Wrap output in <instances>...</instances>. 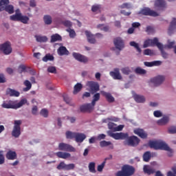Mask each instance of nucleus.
Instances as JSON below:
<instances>
[{
    "label": "nucleus",
    "mask_w": 176,
    "mask_h": 176,
    "mask_svg": "<svg viewBox=\"0 0 176 176\" xmlns=\"http://www.w3.org/2000/svg\"><path fill=\"white\" fill-rule=\"evenodd\" d=\"M25 104H27V99L24 98L21 100L18 103L13 100L4 101L1 104V107L6 109H18V108H21V107L25 105Z\"/></svg>",
    "instance_id": "nucleus-1"
},
{
    "label": "nucleus",
    "mask_w": 176,
    "mask_h": 176,
    "mask_svg": "<svg viewBox=\"0 0 176 176\" xmlns=\"http://www.w3.org/2000/svg\"><path fill=\"white\" fill-rule=\"evenodd\" d=\"M135 173V168L131 165L125 164L116 173V176H132Z\"/></svg>",
    "instance_id": "nucleus-2"
},
{
    "label": "nucleus",
    "mask_w": 176,
    "mask_h": 176,
    "mask_svg": "<svg viewBox=\"0 0 176 176\" xmlns=\"http://www.w3.org/2000/svg\"><path fill=\"white\" fill-rule=\"evenodd\" d=\"M155 149H161V151H166L168 152V156L171 157L173 156V149H171L167 144L164 142L155 140Z\"/></svg>",
    "instance_id": "nucleus-3"
},
{
    "label": "nucleus",
    "mask_w": 176,
    "mask_h": 176,
    "mask_svg": "<svg viewBox=\"0 0 176 176\" xmlns=\"http://www.w3.org/2000/svg\"><path fill=\"white\" fill-rule=\"evenodd\" d=\"M9 3V0H0V12L6 10L9 14L14 13V7Z\"/></svg>",
    "instance_id": "nucleus-4"
},
{
    "label": "nucleus",
    "mask_w": 176,
    "mask_h": 176,
    "mask_svg": "<svg viewBox=\"0 0 176 176\" xmlns=\"http://www.w3.org/2000/svg\"><path fill=\"white\" fill-rule=\"evenodd\" d=\"M126 142H124V145H128V146H138V145L140 144V142H141V140H140V138H138V137L135 136V135H132L129 137L128 135V138H126Z\"/></svg>",
    "instance_id": "nucleus-5"
},
{
    "label": "nucleus",
    "mask_w": 176,
    "mask_h": 176,
    "mask_svg": "<svg viewBox=\"0 0 176 176\" xmlns=\"http://www.w3.org/2000/svg\"><path fill=\"white\" fill-rule=\"evenodd\" d=\"M21 120H15L14 122V128L12 131V137H14L15 138H19L20 135H21Z\"/></svg>",
    "instance_id": "nucleus-6"
},
{
    "label": "nucleus",
    "mask_w": 176,
    "mask_h": 176,
    "mask_svg": "<svg viewBox=\"0 0 176 176\" xmlns=\"http://www.w3.org/2000/svg\"><path fill=\"white\" fill-rule=\"evenodd\" d=\"M87 86L89 87V91L91 94H94L95 93H97V91H100V85H98V82L88 81L87 82Z\"/></svg>",
    "instance_id": "nucleus-7"
},
{
    "label": "nucleus",
    "mask_w": 176,
    "mask_h": 176,
    "mask_svg": "<svg viewBox=\"0 0 176 176\" xmlns=\"http://www.w3.org/2000/svg\"><path fill=\"white\" fill-rule=\"evenodd\" d=\"M109 135L114 140H126V138H129V133H124L122 132L116 133L109 132Z\"/></svg>",
    "instance_id": "nucleus-8"
},
{
    "label": "nucleus",
    "mask_w": 176,
    "mask_h": 176,
    "mask_svg": "<svg viewBox=\"0 0 176 176\" xmlns=\"http://www.w3.org/2000/svg\"><path fill=\"white\" fill-rule=\"evenodd\" d=\"M155 46L158 47L159 50H160L162 56L164 58H168V54L164 52V45L159 42V39L157 38H155Z\"/></svg>",
    "instance_id": "nucleus-9"
},
{
    "label": "nucleus",
    "mask_w": 176,
    "mask_h": 176,
    "mask_svg": "<svg viewBox=\"0 0 176 176\" xmlns=\"http://www.w3.org/2000/svg\"><path fill=\"white\" fill-rule=\"evenodd\" d=\"M0 50L6 55L10 54L12 53V47L10 46V42L6 41V43L0 45Z\"/></svg>",
    "instance_id": "nucleus-10"
},
{
    "label": "nucleus",
    "mask_w": 176,
    "mask_h": 176,
    "mask_svg": "<svg viewBox=\"0 0 176 176\" xmlns=\"http://www.w3.org/2000/svg\"><path fill=\"white\" fill-rule=\"evenodd\" d=\"M59 151H64L65 152H76V149L70 144L65 143H60L58 145Z\"/></svg>",
    "instance_id": "nucleus-11"
},
{
    "label": "nucleus",
    "mask_w": 176,
    "mask_h": 176,
    "mask_svg": "<svg viewBox=\"0 0 176 176\" xmlns=\"http://www.w3.org/2000/svg\"><path fill=\"white\" fill-rule=\"evenodd\" d=\"M133 133L142 140L148 138V133L142 129L136 128L133 130Z\"/></svg>",
    "instance_id": "nucleus-12"
},
{
    "label": "nucleus",
    "mask_w": 176,
    "mask_h": 176,
    "mask_svg": "<svg viewBox=\"0 0 176 176\" xmlns=\"http://www.w3.org/2000/svg\"><path fill=\"white\" fill-rule=\"evenodd\" d=\"M94 110V105L91 103H88L85 104H82L80 107V112H92Z\"/></svg>",
    "instance_id": "nucleus-13"
},
{
    "label": "nucleus",
    "mask_w": 176,
    "mask_h": 176,
    "mask_svg": "<svg viewBox=\"0 0 176 176\" xmlns=\"http://www.w3.org/2000/svg\"><path fill=\"white\" fill-rule=\"evenodd\" d=\"M167 8V3L164 0L155 1V10H164Z\"/></svg>",
    "instance_id": "nucleus-14"
},
{
    "label": "nucleus",
    "mask_w": 176,
    "mask_h": 176,
    "mask_svg": "<svg viewBox=\"0 0 176 176\" xmlns=\"http://www.w3.org/2000/svg\"><path fill=\"white\" fill-rule=\"evenodd\" d=\"M113 43L116 47L120 51L124 47V43L123 42V40L120 37H117L114 38Z\"/></svg>",
    "instance_id": "nucleus-15"
},
{
    "label": "nucleus",
    "mask_w": 176,
    "mask_h": 176,
    "mask_svg": "<svg viewBox=\"0 0 176 176\" xmlns=\"http://www.w3.org/2000/svg\"><path fill=\"white\" fill-rule=\"evenodd\" d=\"M73 57H74L75 59L77 60V61H79L80 63H84V64H86V63L89 61V59L87 58V57L79 53L74 52Z\"/></svg>",
    "instance_id": "nucleus-16"
},
{
    "label": "nucleus",
    "mask_w": 176,
    "mask_h": 176,
    "mask_svg": "<svg viewBox=\"0 0 176 176\" xmlns=\"http://www.w3.org/2000/svg\"><path fill=\"white\" fill-rule=\"evenodd\" d=\"M100 94L104 97L107 102L112 103L115 102V98L109 92H106L105 91H101Z\"/></svg>",
    "instance_id": "nucleus-17"
},
{
    "label": "nucleus",
    "mask_w": 176,
    "mask_h": 176,
    "mask_svg": "<svg viewBox=\"0 0 176 176\" xmlns=\"http://www.w3.org/2000/svg\"><path fill=\"white\" fill-rule=\"evenodd\" d=\"M139 14H142L143 16H155V11L151 10L149 8H144L139 12Z\"/></svg>",
    "instance_id": "nucleus-18"
},
{
    "label": "nucleus",
    "mask_w": 176,
    "mask_h": 176,
    "mask_svg": "<svg viewBox=\"0 0 176 176\" xmlns=\"http://www.w3.org/2000/svg\"><path fill=\"white\" fill-rule=\"evenodd\" d=\"M110 76L113 77L116 80H120L122 79V75L120 74L119 68H116L113 72H110Z\"/></svg>",
    "instance_id": "nucleus-19"
},
{
    "label": "nucleus",
    "mask_w": 176,
    "mask_h": 176,
    "mask_svg": "<svg viewBox=\"0 0 176 176\" xmlns=\"http://www.w3.org/2000/svg\"><path fill=\"white\" fill-rule=\"evenodd\" d=\"M6 157L8 160H16L17 159V153L16 151L9 150L6 154Z\"/></svg>",
    "instance_id": "nucleus-20"
},
{
    "label": "nucleus",
    "mask_w": 176,
    "mask_h": 176,
    "mask_svg": "<svg viewBox=\"0 0 176 176\" xmlns=\"http://www.w3.org/2000/svg\"><path fill=\"white\" fill-rule=\"evenodd\" d=\"M133 99L135 100V102H138V104H144V102L146 101L145 96L138 94H134Z\"/></svg>",
    "instance_id": "nucleus-21"
},
{
    "label": "nucleus",
    "mask_w": 176,
    "mask_h": 176,
    "mask_svg": "<svg viewBox=\"0 0 176 176\" xmlns=\"http://www.w3.org/2000/svg\"><path fill=\"white\" fill-rule=\"evenodd\" d=\"M175 30H176V19L173 18L172 21L170 22V24L168 30V34L169 35H171L172 34H173Z\"/></svg>",
    "instance_id": "nucleus-22"
},
{
    "label": "nucleus",
    "mask_w": 176,
    "mask_h": 176,
    "mask_svg": "<svg viewBox=\"0 0 176 176\" xmlns=\"http://www.w3.org/2000/svg\"><path fill=\"white\" fill-rule=\"evenodd\" d=\"M21 17V12L20 9H17L15 11V14L10 16V20L12 21H20V18Z\"/></svg>",
    "instance_id": "nucleus-23"
},
{
    "label": "nucleus",
    "mask_w": 176,
    "mask_h": 176,
    "mask_svg": "<svg viewBox=\"0 0 176 176\" xmlns=\"http://www.w3.org/2000/svg\"><path fill=\"white\" fill-rule=\"evenodd\" d=\"M57 53L59 56H68L69 52L67 50V47L61 46L58 49Z\"/></svg>",
    "instance_id": "nucleus-24"
},
{
    "label": "nucleus",
    "mask_w": 176,
    "mask_h": 176,
    "mask_svg": "<svg viewBox=\"0 0 176 176\" xmlns=\"http://www.w3.org/2000/svg\"><path fill=\"white\" fill-rule=\"evenodd\" d=\"M85 35L87 38V41L89 43H91L94 45L96 43V38H94V36L91 34V33L87 30L85 31Z\"/></svg>",
    "instance_id": "nucleus-25"
},
{
    "label": "nucleus",
    "mask_w": 176,
    "mask_h": 176,
    "mask_svg": "<svg viewBox=\"0 0 176 176\" xmlns=\"http://www.w3.org/2000/svg\"><path fill=\"white\" fill-rule=\"evenodd\" d=\"M168 122H170V118H168L167 116H165L160 120H157V124L158 126H165V124H167Z\"/></svg>",
    "instance_id": "nucleus-26"
},
{
    "label": "nucleus",
    "mask_w": 176,
    "mask_h": 176,
    "mask_svg": "<svg viewBox=\"0 0 176 176\" xmlns=\"http://www.w3.org/2000/svg\"><path fill=\"white\" fill-rule=\"evenodd\" d=\"M143 171L145 174H147L148 175H151V174H155V169L149 165H144L143 168Z\"/></svg>",
    "instance_id": "nucleus-27"
},
{
    "label": "nucleus",
    "mask_w": 176,
    "mask_h": 176,
    "mask_svg": "<svg viewBox=\"0 0 176 176\" xmlns=\"http://www.w3.org/2000/svg\"><path fill=\"white\" fill-rule=\"evenodd\" d=\"M151 46H155V38H148L144 41L143 44V47L144 49H146V47H151Z\"/></svg>",
    "instance_id": "nucleus-28"
},
{
    "label": "nucleus",
    "mask_w": 176,
    "mask_h": 176,
    "mask_svg": "<svg viewBox=\"0 0 176 176\" xmlns=\"http://www.w3.org/2000/svg\"><path fill=\"white\" fill-rule=\"evenodd\" d=\"M55 155L58 157L60 159H69L71 157V153H64L61 151H58L55 153Z\"/></svg>",
    "instance_id": "nucleus-29"
},
{
    "label": "nucleus",
    "mask_w": 176,
    "mask_h": 176,
    "mask_svg": "<svg viewBox=\"0 0 176 176\" xmlns=\"http://www.w3.org/2000/svg\"><path fill=\"white\" fill-rule=\"evenodd\" d=\"M6 94L10 97H19L20 96V92L10 88L7 89Z\"/></svg>",
    "instance_id": "nucleus-30"
},
{
    "label": "nucleus",
    "mask_w": 176,
    "mask_h": 176,
    "mask_svg": "<svg viewBox=\"0 0 176 176\" xmlns=\"http://www.w3.org/2000/svg\"><path fill=\"white\" fill-rule=\"evenodd\" d=\"M75 140L77 142H82L86 140V135L85 133H76Z\"/></svg>",
    "instance_id": "nucleus-31"
},
{
    "label": "nucleus",
    "mask_w": 176,
    "mask_h": 176,
    "mask_svg": "<svg viewBox=\"0 0 176 176\" xmlns=\"http://www.w3.org/2000/svg\"><path fill=\"white\" fill-rule=\"evenodd\" d=\"M164 82V76H157L155 78V87L160 86Z\"/></svg>",
    "instance_id": "nucleus-32"
},
{
    "label": "nucleus",
    "mask_w": 176,
    "mask_h": 176,
    "mask_svg": "<svg viewBox=\"0 0 176 176\" xmlns=\"http://www.w3.org/2000/svg\"><path fill=\"white\" fill-rule=\"evenodd\" d=\"M100 146L101 148H105L106 146H109L110 149H113V144L111 142H107L106 140H102L100 142Z\"/></svg>",
    "instance_id": "nucleus-33"
},
{
    "label": "nucleus",
    "mask_w": 176,
    "mask_h": 176,
    "mask_svg": "<svg viewBox=\"0 0 176 176\" xmlns=\"http://www.w3.org/2000/svg\"><path fill=\"white\" fill-rule=\"evenodd\" d=\"M63 41V37L58 34H55L51 36V43H54V42H61Z\"/></svg>",
    "instance_id": "nucleus-34"
},
{
    "label": "nucleus",
    "mask_w": 176,
    "mask_h": 176,
    "mask_svg": "<svg viewBox=\"0 0 176 176\" xmlns=\"http://www.w3.org/2000/svg\"><path fill=\"white\" fill-rule=\"evenodd\" d=\"M34 38H36L37 42H40L41 43L47 41V36H46L36 35L34 36Z\"/></svg>",
    "instance_id": "nucleus-35"
},
{
    "label": "nucleus",
    "mask_w": 176,
    "mask_h": 176,
    "mask_svg": "<svg viewBox=\"0 0 176 176\" xmlns=\"http://www.w3.org/2000/svg\"><path fill=\"white\" fill-rule=\"evenodd\" d=\"M143 161L148 162H149V160H151V158L152 157V154L151 153L150 151H146L144 154H143Z\"/></svg>",
    "instance_id": "nucleus-36"
},
{
    "label": "nucleus",
    "mask_w": 176,
    "mask_h": 176,
    "mask_svg": "<svg viewBox=\"0 0 176 176\" xmlns=\"http://www.w3.org/2000/svg\"><path fill=\"white\" fill-rule=\"evenodd\" d=\"M23 84L26 87L23 88V91H29V90H31V88L32 87V84H31L30 80H25Z\"/></svg>",
    "instance_id": "nucleus-37"
},
{
    "label": "nucleus",
    "mask_w": 176,
    "mask_h": 176,
    "mask_svg": "<svg viewBox=\"0 0 176 176\" xmlns=\"http://www.w3.org/2000/svg\"><path fill=\"white\" fill-rule=\"evenodd\" d=\"M83 87V85H82L80 83L78 82L75 86H74V89L73 91L74 94H78L79 91L82 90Z\"/></svg>",
    "instance_id": "nucleus-38"
},
{
    "label": "nucleus",
    "mask_w": 176,
    "mask_h": 176,
    "mask_svg": "<svg viewBox=\"0 0 176 176\" xmlns=\"http://www.w3.org/2000/svg\"><path fill=\"white\" fill-rule=\"evenodd\" d=\"M44 23L47 25H50L52 23H53V20L52 19V16L50 15H45L43 17Z\"/></svg>",
    "instance_id": "nucleus-39"
},
{
    "label": "nucleus",
    "mask_w": 176,
    "mask_h": 176,
    "mask_svg": "<svg viewBox=\"0 0 176 176\" xmlns=\"http://www.w3.org/2000/svg\"><path fill=\"white\" fill-rule=\"evenodd\" d=\"M91 12H93L94 13H101V5L96 4L92 6Z\"/></svg>",
    "instance_id": "nucleus-40"
},
{
    "label": "nucleus",
    "mask_w": 176,
    "mask_h": 176,
    "mask_svg": "<svg viewBox=\"0 0 176 176\" xmlns=\"http://www.w3.org/2000/svg\"><path fill=\"white\" fill-rule=\"evenodd\" d=\"M88 168H89V173L96 174V173L97 172L96 170V162H90L89 164Z\"/></svg>",
    "instance_id": "nucleus-41"
},
{
    "label": "nucleus",
    "mask_w": 176,
    "mask_h": 176,
    "mask_svg": "<svg viewBox=\"0 0 176 176\" xmlns=\"http://www.w3.org/2000/svg\"><path fill=\"white\" fill-rule=\"evenodd\" d=\"M65 134H66V138L67 140H72L74 138H76V133L75 132L67 131Z\"/></svg>",
    "instance_id": "nucleus-42"
},
{
    "label": "nucleus",
    "mask_w": 176,
    "mask_h": 176,
    "mask_svg": "<svg viewBox=\"0 0 176 176\" xmlns=\"http://www.w3.org/2000/svg\"><path fill=\"white\" fill-rule=\"evenodd\" d=\"M129 45H130V46L135 47V49H136V50H137V52H138V53H141V52H142V50L140 47V45H138V43H135V41H131Z\"/></svg>",
    "instance_id": "nucleus-43"
},
{
    "label": "nucleus",
    "mask_w": 176,
    "mask_h": 176,
    "mask_svg": "<svg viewBox=\"0 0 176 176\" xmlns=\"http://www.w3.org/2000/svg\"><path fill=\"white\" fill-rule=\"evenodd\" d=\"M19 21H21V23H23V24H28V21H30V17L21 14V18L19 19Z\"/></svg>",
    "instance_id": "nucleus-44"
},
{
    "label": "nucleus",
    "mask_w": 176,
    "mask_h": 176,
    "mask_svg": "<svg viewBox=\"0 0 176 176\" xmlns=\"http://www.w3.org/2000/svg\"><path fill=\"white\" fill-rule=\"evenodd\" d=\"M100 93H96L94 95L93 100L91 102V104L94 105V107L96 106V102H97V101H100Z\"/></svg>",
    "instance_id": "nucleus-45"
},
{
    "label": "nucleus",
    "mask_w": 176,
    "mask_h": 176,
    "mask_svg": "<svg viewBox=\"0 0 176 176\" xmlns=\"http://www.w3.org/2000/svg\"><path fill=\"white\" fill-rule=\"evenodd\" d=\"M54 60V56L50 55V54H46L43 58V61L45 63H47V61H53Z\"/></svg>",
    "instance_id": "nucleus-46"
},
{
    "label": "nucleus",
    "mask_w": 176,
    "mask_h": 176,
    "mask_svg": "<svg viewBox=\"0 0 176 176\" xmlns=\"http://www.w3.org/2000/svg\"><path fill=\"white\" fill-rule=\"evenodd\" d=\"M135 74H138L139 75H145V74H146V70H145L141 67H137L135 69Z\"/></svg>",
    "instance_id": "nucleus-47"
},
{
    "label": "nucleus",
    "mask_w": 176,
    "mask_h": 176,
    "mask_svg": "<svg viewBox=\"0 0 176 176\" xmlns=\"http://www.w3.org/2000/svg\"><path fill=\"white\" fill-rule=\"evenodd\" d=\"M155 31V28L153 26L148 25L146 28V32L148 34V35H151V34H153V32Z\"/></svg>",
    "instance_id": "nucleus-48"
},
{
    "label": "nucleus",
    "mask_w": 176,
    "mask_h": 176,
    "mask_svg": "<svg viewBox=\"0 0 176 176\" xmlns=\"http://www.w3.org/2000/svg\"><path fill=\"white\" fill-rule=\"evenodd\" d=\"M66 31L69 32L70 38H74L76 36V32H75V30L71 28H69V29H67Z\"/></svg>",
    "instance_id": "nucleus-49"
},
{
    "label": "nucleus",
    "mask_w": 176,
    "mask_h": 176,
    "mask_svg": "<svg viewBox=\"0 0 176 176\" xmlns=\"http://www.w3.org/2000/svg\"><path fill=\"white\" fill-rule=\"evenodd\" d=\"M120 9H131V3H124L122 5L120 6Z\"/></svg>",
    "instance_id": "nucleus-50"
},
{
    "label": "nucleus",
    "mask_w": 176,
    "mask_h": 176,
    "mask_svg": "<svg viewBox=\"0 0 176 176\" xmlns=\"http://www.w3.org/2000/svg\"><path fill=\"white\" fill-rule=\"evenodd\" d=\"M174 45H175V41H171L168 43V45H164V49H174Z\"/></svg>",
    "instance_id": "nucleus-51"
},
{
    "label": "nucleus",
    "mask_w": 176,
    "mask_h": 176,
    "mask_svg": "<svg viewBox=\"0 0 176 176\" xmlns=\"http://www.w3.org/2000/svg\"><path fill=\"white\" fill-rule=\"evenodd\" d=\"M105 163H107V158L104 160V161L100 164L98 166L97 170L100 173L104 170V167H105Z\"/></svg>",
    "instance_id": "nucleus-52"
},
{
    "label": "nucleus",
    "mask_w": 176,
    "mask_h": 176,
    "mask_svg": "<svg viewBox=\"0 0 176 176\" xmlns=\"http://www.w3.org/2000/svg\"><path fill=\"white\" fill-rule=\"evenodd\" d=\"M40 114L41 116H43V118H47L49 116V111L46 109H41Z\"/></svg>",
    "instance_id": "nucleus-53"
},
{
    "label": "nucleus",
    "mask_w": 176,
    "mask_h": 176,
    "mask_svg": "<svg viewBox=\"0 0 176 176\" xmlns=\"http://www.w3.org/2000/svg\"><path fill=\"white\" fill-rule=\"evenodd\" d=\"M108 128L109 129V130H111L112 131H115L116 129V124L113 122H110L108 123Z\"/></svg>",
    "instance_id": "nucleus-54"
},
{
    "label": "nucleus",
    "mask_w": 176,
    "mask_h": 176,
    "mask_svg": "<svg viewBox=\"0 0 176 176\" xmlns=\"http://www.w3.org/2000/svg\"><path fill=\"white\" fill-rule=\"evenodd\" d=\"M75 168V164H69L65 165V170L67 171H69V170H74Z\"/></svg>",
    "instance_id": "nucleus-55"
},
{
    "label": "nucleus",
    "mask_w": 176,
    "mask_h": 176,
    "mask_svg": "<svg viewBox=\"0 0 176 176\" xmlns=\"http://www.w3.org/2000/svg\"><path fill=\"white\" fill-rule=\"evenodd\" d=\"M66 164L64 162H61L56 167L58 170H65Z\"/></svg>",
    "instance_id": "nucleus-56"
},
{
    "label": "nucleus",
    "mask_w": 176,
    "mask_h": 176,
    "mask_svg": "<svg viewBox=\"0 0 176 176\" xmlns=\"http://www.w3.org/2000/svg\"><path fill=\"white\" fill-rule=\"evenodd\" d=\"M47 71L50 73V74H56V72H57V69H56V67H53V66H50L47 68Z\"/></svg>",
    "instance_id": "nucleus-57"
},
{
    "label": "nucleus",
    "mask_w": 176,
    "mask_h": 176,
    "mask_svg": "<svg viewBox=\"0 0 176 176\" xmlns=\"http://www.w3.org/2000/svg\"><path fill=\"white\" fill-rule=\"evenodd\" d=\"M5 163V156H3V151H0V164Z\"/></svg>",
    "instance_id": "nucleus-58"
},
{
    "label": "nucleus",
    "mask_w": 176,
    "mask_h": 176,
    "mask_svg": "<svg viewBox=\"0 0 176 176\" xmlns=\"http://www.w3.org/2000/svg\"><path fill=\"white\" fill-rule=\"evenodd\" d=\"M121 71L124 75H129V74H130V69L129 67H124Z\"/></svg>",
    "instance_id": "nucleus-59"
},
{
    "label": "nucleus",
    "mask_w": 176,
    "mask_h": 176,
    "mask_svg": "<svg viewBox=\"0 0 176 176\" xmlns=\"http://www.w3.org/2000/svg\"><path fill=\"white\" fill-rule=\"evenodd\" d=\"M65 27H67L68 28H70V27H72V23L69 21H65L62 23Z\"/></svg>",
    "instance_id": "nucleus-60"
},
{
    "label": "nucleus",
    "mask_w": 176,
    "mask_h": 176,
    "mask_svg": "<svg viewBox=\"0 0 176 176\" xmlns=\"http://www.w3.org/2000/svg\"><path fill=\"white\" fill-rule=\"evenodd\" d=\"M27 67H25V65H19V74H23V72H24V71H25Z\"/></svg>",
    "instance_id": "nucleus-61"
},
{
    "label": "nucleus",
    "mask_w": 176,
    "mask_h": 176,
    "mask_svg": "<svg viewBox=\"0 0 176 176\" xmlns=\"http://www.w3.org/2000/svg\"><path fill=\"white\" fill-rule=\"evenodd\" d=\"M168 133L170 134H175L176 133V126H171L168 129Z\"/></svg>",
    "instance_id": "nucleus-62"
},
{
    "label": "nucleus",
    "mask_w": 176,
    "mask_h": 176,
    "mask_svg": "<svg viewBox=\"0 0 176 176\" xmlns=\"http://www.w3.org/2000/svg\"><path fill=\"white\" fill-rule=\"evenodd\" d=\"M144 65L146 67H155V61L152 62H144Z\"/></svg>",
    "instance_id": "nucleus-63"
},
{
    "label": "nucleus",
    "mask_w": 176,
    "mask_h": 176,
    "mask_svg": "<svg viewBox=\"0 0 176 176\" xmlns=\"http://www.w3.org/2000/svg\"><path fill=\"white\" fill-rule=\"evenodd\" d=\"M30 8H35L36 6V1L35 0H30Z\"/></svg>",
    "instance_id": "nucleus-64"
}]
</instances>
